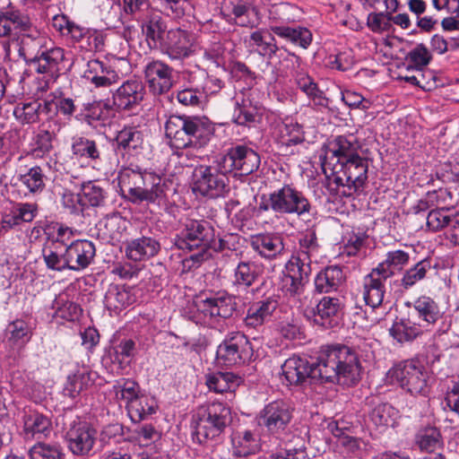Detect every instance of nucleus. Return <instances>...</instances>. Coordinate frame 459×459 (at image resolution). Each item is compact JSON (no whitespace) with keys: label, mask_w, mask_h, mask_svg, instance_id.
Instances as JSON below:
<instances>
[{"label":"nucleus","mask_w":459,"mask_h":459,"mask_svg":"<svg viewBox=\"0 0 459 459\" xmlns=\"http://www.w3.org/2000/svg\"><path fill=\"white\" fill-rule=\"evenodd\" d=\"M282 375L289 385H301L307 378L322 383L353 385L360 380L361 367L353 348L345 344H331L323 348L316 361L292 356L281 365Z\"/></svg>","instance_id":"f257e3e1"},{"label":"nucleus","mask_w":459,"mask_h":459,"mask_svg":"<svg viewBox=\"0 0 459 459\" xmlns=\"http://www.w3.org/2000/svg\"><path fill=\"white\" fill-rule=\"evenodd\" d=\"M214 229L204 220L187 219L179 234L173 239L174 246L181 250H197L184 260V266L189 269L198 267L204 261L212 257L209 247L213 241Z\"/></svg>","instance_id":"f03ea898"},{"label":"nucleus","mask_w":459,"mask_h":459,"mask_svg":"<svg viewBox=\"0 0 459 459\" xmlns=\"http://www.w3.org/2000/svg\"><path fill=\"white\" fill-rule=\"evenodd\" d=\"M118 184L133 204L155 203L164 195L162 178L153 172L125 168L119 172Z\"/></svg>","instance_id":"7ed1b4c3"},{"label":"nucleus","mask_w":459,"mask_h":459,"mask_svg":"<svg viewBox=\"0 0 459 459\" xmlns=\"http://www.w3.org/2000/svg\"><path fill=\"white\" fill-rule=\"evenodd\" d=\"M193 440L205 444L219 437L232 422L231 410L221 403H212L198 409L193 417Z\"/></svg>","instance_id":"20e7f679"},{"label":"nucleus","mask_w":459,"mask_h":459,"mask_svg":"<svg viewBox=\"0 0 459 459\" xmlns=\"http://www.w3.org/2000/svg\"><path fill=\"white\" fill-rule=\"evenodd\" d=\"M322 169L336 187L347 186L357 192L364 187L368 180V160L359 155L339 163L325 160L322 162Z\"/></svg>","instance_id":"39448f33"},{"label":"nucleus","mask_w":459,"mask_h":459,"mask_svg":"<svg viewBox=\"0 0 459 459\" xmlns=\"http://www.w3.org/2000/svg\"><path fill=\"white\" fill-rule=\"evenodd\" d=\"M392 383L399 385L411 395L427 396L429 394V374L417 359H407L395 364L387 373Z\"/></svg>","instance_id":"423d86ee"},{"label":"nucleus","mask_w":459,"mask_h":459,"mask_svg":"<svg viewBox=\"0 0 459 459\" xmlns=\"http://www.w3.org/2000/svg\"><path fill=\"white\" fill-rule=\"evenodd\" d=\"M220 167L218 158L211 166L196 167L193 174V191L203 196L217 198L229 192V179Z\"/></svg>","instance_id":"0eeeda50"},{"label":"nucleus","mask_w":459,"mask_h":459,"mask_svg":"<svg viewBox=\"0 0 459 459\" xmlns=\"http://www.w3.org/2000/svg\"><path fill=\"white\" fill-rule=\"evenodd\" d=\"M292 419V411L288 403L283 401H273L260 411L257 422L277 439H283L289 431Z\"/></svg>","instance_id":"6e6552de"},{"label":"nucleus","mask_w":459,"mask_h":459,"mask_svg":"<svg viewBox=\"0 0 459 459\" xmlns=\"http://www.w3.org/2000/svg\"><path fill=\"white\" fill-rule=\"evenodd\" d=\"M253 355L254 350L249 340L239 332L227 335L216 352L219 363L226 367L245 364L251 360Z\"/></svg>","instance_id":"1a4fd4ad"},{"label":"nucleus","mask_w":459,"mask_h":459,"mask_svg":"<svg viewBox=\"0 0 459 459\" xmlns=\"http://www.w3.org/2000/svg\"><path fill=\"white\" fill-rule=\"evenodd\" d=\"M271 201L273 212L276 213L302 216L311 210V204L303 193L287 184L271 193Z\"/></svg>","instance_id":"9d476101"},{"label":"nucleus","mask_w":459,"mask_h":459,"mask_svg":"<svg viewBox=\"0 0 459 459\" xmlns=\"http://www.w3.org/2000/svg\"><path fill=\"white\" fill-rule=\"evenodd\" d=\"M220 167L223 172L239 170L241 174L249 175L260 166V156L253 149L246 145H236L218 157Z\"/></svg>","instance_id":"9b49d317"},{"label":"nucleus","mask_w":459,"mask_h":459,"mask_svg":"<svg viewBox=\"0 0 459 459\" xmlns=\"http://www.w3.org/2000/svg\"><path fill=\"white\" fill-rule=\"evenodd\" d=\"M97 431L87 422H73L65 433L69 450L79 456L88 455L96 441Z\"/></svg>","instance_id":"f8f14e48"},{"label":"nucleus","mask_w":459,"mask_h":459,"mask_svg":"<svg viewBox=\"0 0 459 459\" xmlns=\"http://www.w3.org/2000/svg\"><path fill=\"white\" fill-rule=\"evenodd\" d=\"M20 56H23L26 64L33 68L39 74H47L48 79L47 82L51 81L56 82L60 74V64L65 59L64 49L60 48H54L49 50L42 51L39 55H36L31 58H27L22 49L19 50Z\"/></svg>","instance_id":"ddd939ff"},{"label":"nucleus","mask_w":459,"mask_h":459,"mask_svg":"<svg viewBox=\"0 0 459 459\" xmlns=\"http://www.w3.org/2000/svg\"><path fill=\"white\" fill-rule=\"evenodd\" d=\"M173 68L160 60L149 62L143 70L149 91L153 95L168 92L173 86Z\"/></svg>","instance_id":"4468645a"},{"label":"nucleus","mask_w":459,"mask_h":459,"mask_svg":"<svg viewBox=\"0 0 459 459\" xmlns=\"http://www.w3.org/2000/svg\"><path fill=\"white\" fill-rule=\"evenodd\" d=\"M146 94L143 82L130 79L123 82L113 94V104L117 109L132 110L139 106Z\"/></svg>","instance_id":"2eb2a0df"},{"label":"nucleus","mask_w":459,"mask_h":459,"mask_svg":"<svg viewBox=\"0 0 459 459\" xmlns=\"http://www.w3.org/2000/svg\"><path fill=\"white\" fill-rule=\"evenodd\" d=\"M328 149L331 155L326 153L324 157L320 156L321 163L325 160L339 163L354 159L360 155L361 144L353 134L338 135L329 143Z\"/></svg>","instance_id":"dca6fc26"},{"label":"nucleus","mask_w":459,"mask_h":459,"mask_svg":"<svg viewBox=\"0 0 459 459\" xmlns=\"http://www.w3.org/2000/svg\"><path fill=\"white\" fill-rule=\"evenodd\" d=\"M67 270L81 271L87 268L96 254L94 244L86 239L72 241L66 247Z\"/></svg>","instance_id":"f3484780"},{"label":"nucleus","mask_w":459,"mask_h":459,"mask_svg":"<svg viewBox=\"0 0 459 459\" xmlns=\"http://www.w3.org/2000/svg\"><path fill=\"white\" fill-rule=\"evenodd\" d=\"M194 116L172 115L165 124L166 137L177 149H186Z\"/></svg>","instance_id":"a211bd4d"},{"label":"nucleus","mask_w":459,"mask_h":459,"mask_svg":"<svg viewBox=\"0 0 459 459\" xmlns=\"http://www.w3.org/2000/svg\"><path fill=\"white\" fill-rule=\"evenodd\" d=\"M160 48L171 59L185 58L191 53L189 34L181 29L170 30L166 33Z\"/></svg>","instance_id":"6ab92c4d"},{"label":"nucleus","mask_w":459,"mask_h":459,"mask_svg":"<svg viewBox=\"0 0 459 459\" xmlns=\"http://www.w3.org/2000/svg\"><path fill=\"white\" fill-rule=\"evenodd\" d=\"M342 310V303L339 299L324 297L316 307L307 311L308 316L313 317L315 324L325 328H332L337 324L336 318Z\"/></svg>","instance_id":"aec40b11"},{"label":"nucleus","mask_w":459,"mask_h":459,"mask_svg":"<svg viewBox=\"0 0 459 459\" xmlns=\"http://www.w3.org/2000/svg\"><path fill=\"white\" fill-rule=\"evenodd\" d=\"M389 278L377 268L364 278L363 299L368 306L375 308L383 303L385 293V283Z\"/></svg>","instance_id":"412c9836"},{"label":"nucleus","mask_w":459,"mask_h":459,"mask_svg":"<svg viewBox=\"0 0 459 459\" xmlns=\"http://www.w3.org/2000/svg\"><path fill=\"white\" fill-rule=\"evenodd\" d=\"M23 429L22 433L25 439H30L37 437H48L52 432V420L48 415H45L38 411H25L22 417Z\"/></svg>","instance_id":"4be33fe9"},{"label":"nucleus","mask_w":459,"mask_h":459,"mask_svg":"<svg viewBox=\"0 0 459 459\" xmlns=\"http://www.w3.org/2000/svg\"><path fill=\"white\" fill-rule=\"evenodd\" d=\"M160 250V242L152 237L143 236L126 243V256L135 262L153 257Z\"/></svg>","instance_id":"5701e85b"},{"label":"nucleus","mask_w":459,"mask_h":459,"mask_svg":"<svg viewBox=\"0 0 459 459\" xmlns=\"http://www.w3.org/2000/svg\"><path fill=\"white\" fill-rule=\"evenodd\" d=\"M215 133V125L206 117L194 116L187 148L202 149L205 147Z\"/></svg>","instance_id":"b1692460"},{"label":"nucleus","mask_w":459,"mask_h":459,"mask_svg":"<svg viewBox=\"0 0 459 459\" xmlns=\"http://www.w3.org/2000/svg\"><path fill=\"white\" fill-rule=\"evenodd\" d=\"M278 307L275 296H269L263 300L253 303L247 309L244 322L247 326L255 328L262 325Z\"/></svg>","instance_id":"393cba45"},{"label":"nucleus","mask_w":459,"mask_h":459,"mask_svg":"<svg viewBox=\"0 0 459 459\" xmlns=\"http://www.w3.org/2000/svg\"><path fill=\"white\" fill-rule=\"evenodd\" d=\"M398 414V411L390 403H380L371 410L368 417L374 427L382 433L395 426Z\"/></svg>","instance_id":"a878e982"},{"label":"nucleus","mask_w":459,"mask_h":459,"mask_svg":"<svg viewBox=\"0 0 459 459\" xmlns=\"http://www.w3.org/2000/svg\"><path fill=\"white\" fill-rule=\"evenodd\" d=\"M224 5L230 9L235 17V23L242 27H255L257 20H253L250 15H257V10L248 0H225Z\"/></svg>","instance_id":"bb28decb"},{"label":"nucleus","mask_w":459,"mask_h":459,"mask_svg":"<svg viewBox=\"0 0 459 459\" xmlns=\"http://www.w3.org/2000/svg\"><path fill=\"white\" fill-rule=\"evenodd\" d=\"M344 281V275L341 267L328 266L317 273L315 279L316 290L319 293H328L337 289Z\"/></svg>","instance_id":"cd10ccee"},{"label":"nucleus","mask_w":459,"mask_h":459,"mask_svg":"<svg viewBox=\"0 0 459 459\" xmlns=\"http://www.w3.org/2000/svg\"><path fill=\"white\" fill-rule=\"evenodd\" d=\"M251 247L266 258H273L284 249L281 237L273 234L255 236L251 241Z\"/></svg>","instance_id":"c85d7f7f"},{"label":"nucleus","mask_w":459,"mask_h":459,"mask_svg":"<svg viewBox=\"0 0 459 459\" xmlns=\"http://www.w3.org/2000/svg\"><path fill=\"white\" fill-rule=\"evenodd\" d=\"M29 28V20L22 15L19 10H7L0 12V37L11 38L16 33L14 30H27Z\"/></svg>","instance_id":"c756f323"},{"label":"nucleus","mask_w":459,"mask_h":459,"mask_svg":"<svg viewBox=\"0 0 459 459\" xmlns=\"http://www.w3.org/2000/svg\"><path fill=\"white\" fill-rule=\"evenodd\" d=\"M44 243L61 248H65L73 240L74 230L63 224L51 223L43 229Z\"/></svg>","instance_id":"7c9ffc66"},{"label":"nucleus","mask_w":459,"mask_h":459,"mask_svg":"<svg viewBox=\"0 0 459 459\" xmlns=\"http://www.w3.org/2000/svg\"><path fill=\"white\" fill-rule=\"evenodd\" d=\"M72 152L78 157L98 162L102 160L103 145L86 137H78L72 144Z\"/></svg>","instance_id":"2f4dec72"},{"label":"nucleus","mask_w":459,"mask_h":459,"mask_svg":"<svg viewBox=\"0 0 459 459\" xmlns=\"http://www.w3.org/2000/svg\"><path fill=\"white\" fill-rule=\"evenodd\" d=\"M413 307L426 325L436 324L443 316L438 304L429 297L422 296L418 298Z\"/></svg>","instance_id":"473e14b6"},{"label":"nucleus","mask_w":459,"mask_h":459,"mask_svg":"<svg viewBox=\"0 0 459 459\" xmlns=\"http://www.w3.org/2000/svg\"><path fill=\"white\" fill-rule=\"evenodd\" d=\"M261 269L255 262L241 261L234 270L233 283L237 286L249 288L259 278Z\"/></svg>","instance_id":"72a5a7b5"},{"label":"nucleus","mask_w":459,"mask_h":459,"mask_svg":"<svg viewBox=\"0 0 459 459\" xmlns=\"http://www.w3.org/2000/svg\"><path fill=\"white\" fill-rule=\"evenodd\" d=\"M56 138L54 129L39 128L33 137V148L29 155L33 158H43L48 155L54 149L53 142Z\"/></svg>","instance_id":"f704fd0d"},{"label":"nucleus","mask_w":459,"mask_h":459,"mask_svg":"<svg viewBox=\"0 0 459 459\" xmlns=\"http://www.w3.org/2000/svg\"><path fill=\"white\" fill-rule=\"evenodd\" d=\"M415 442L420 449L429 454L443 446V438L439 429L433 426L420 428L415 436Z\"/></svg>","instance_id":"c9c22d12"},{"label":"nucleus","mask_w":459,"mask_h":459,"mask_svg":"<svg viewBox=\"0 0 459 459\" xmlns=\"http://www.w3.org/2000/svg\"><path fill=\"white\" fill-rule=\"evenodd\" d=\"M142 30L151 47L157 48L158 43L161 45L164 39L166 25L158 13H152L148 16L147 21L142 25Z\"/></svg>","instance_id":"e433bc0d"},{"label":"nucleus","mask_w":459,"mask_h":459,"mask_svg":"<svg viewBox=\"0 0 459 459\" xmlns=\"http://www.w3.org/2000/svg\"><path fill=\"white\" fill-rule=\"evenodd\" d=\"M106 191L95 181L82 185L78 201L82 206L99 207L105 204Z\"/></svg>","instance_id":"4c0bfd02"},{"label":"nucleus","mask_w":459,"mask_h":459,"mask_svg":"<svg viewBox=\"0 0 459 459\" xmlns=\"http://www.w3.org/2000/svg\"><path fill=\"white\" fill-rule=\"evenodd\" d=\"M390 334L399 342H411L422 333L421 325L410 318L395 321L389 330Z\"/></svg>","instance_id":"58836bf2"},{"label":"nucleus","mask_w":459,"mask_h":459,"mask_svg":"<svg viewBox=\"0 0 459 459\" xmlns=\"http://www.w3.org/2000/svg\"><path fill=\"white\" fill-rule=\"evenodd\" d=\"M272 31L277 36L286 39L292 43L307 48L312 41V33L303 27L291 28L288 26L272 27Z\"/></svg>","instance_id":"ea45409f"},{"label":"nucleus","mask_w":459,"mask_h":459,"mask_svg":"<svg viewBox=\"0 0 459 459\" xmlns=\"http://www.w3.org/2000/svg\"><path fill=\"white\" fill-rule=\"evenodd\" d=\"M41 254L48 269L57 272L67 270L65 248L43 243Z\"/></svg>","instance_id":"a19ab883"},{"label":"nucleus","mask_w":459,"mask_h":459,"mask_svg":"<svg viewBox=\"0 0 459 459\" xmlns=\"http://www.w3.org/2000/svg\"><path fill=\"white\" fill-rule=\"evenodd\" d=\"M250 40L253 42L252 46L257 48L256 50L259 55L267 56L270 61H272L280 51L274 38L268 32L255 30L251 33Z\"/></svg>","instance_id":"79ce46f5"},{"label":"nucleus","mask_w":459,"mask_h":459,"mask_svg":"<svg viewBox=\"0 0 459 459\" xmlns=\"http://www.w3.org/2000/svg\"><path fill=\"white\" fill-rule=\"evenodd\" d=\"M19 181L30 194L37 195L46 187V176L39 166L30 168L26 173L19 175Z\"/></svg>","instance_id":"37998d69"},{"label":"nucleus","mask_w":459,"mask_h":459,"mask_svg":"<svg viewBox=\"0 0 459 459\" xmlns=\"http://www.w3.org/2000/svg\"><path fill=\"white\" fill-rule=\"evenodd\" d=\"M92 382L91 373L86 368L80 369L74 375L68 376L67 382L64 388L65 394L70 397H75L84 388L91 385Z\"/></svg>","instance_id":"c03bdc74"},{"label":"nucleus","mask_w":459,"mask_h":459,"mask_svg":"<svg viewBox=\"0 0 459 459\" xmlns=\"http://www.w3.org/2000/svg\"><path fill=\"white\" fill-rule=\"evenodd\" d=\"M30 459H64L63 448L56 443L38 442L30 450Z\"/></svg>","instance_id":"a18cd8bd"},{"label":"nucleus","mask_w":459,"mask_h":459,"mask_svg":"<svg viewBox=\"0 0 459 459\" xmlns=\"http://www.w3.org/2000/svg\"><path fill=\"white\" fill-rule=\"evenodd\" d=\"M430 269V259H422L421 261L418 262L413 267L405 271L401 281V285L405 290L411 288L416 282L423 280L426 277L427 273Z\"/></svg>","instance_id":"49530a36"},{"label":"nucleus","mask_w":459,"mask_h":459,"mask_svg":"<svg viewBox=\"0 0 459 459\" xmlns=\"http://www.w3.org/2000/svg\"><path fill=\"white\" fill-rule=\"evenodd\" d=\"M285 273L295 276L304 283H307L311 274V261L300 256H292L286 264Z\"/></svg>","instance_id":"de8ad7c7"},{"label":"nucleus","mask_w":459,"mask_h":459,"mask_svg":"<svg viewBox=\"0 0 459 459\" xmlns=\"http://www.w3.org/2000/svg\"><path fill=\"white\" fill-rule=\"evenodd\" d=\"M408 262V253L403 250H394L388 252L386 254L385 260L380 263L376 268L384 274H385V276L391 278L394 275L392 268L402 269V267L405 265Z\"/></svg>","instance_id":"09e8293b"},{"label":"nucleus","mask_w":459,"mask_h":459,"mask_svg":"<svg viewBox=\"0 0 459 459\" xmlns=\"http://www.w3.org/2000/svg\"><path fill=\"white\" fill-rule=\"evenodd\" d=\"M236 452L238 456H247L259 450L260 445L250 430L244 431L233 439Z\"/></svg>","instance_id":"8fccbe9b"},{"label":"nucleus","mask_w":459,"mask_h":459,"mask_svg":"<svg viewBox=\"0 0 459 459\" xmlns=\"http://www.w3.org/2000/svg\"><path fill=\"white\" fill-rule=\"evenodd\" d=\"M281 143L287 147L302 143L305 141L302 126L298 123L290 121L284 122L280 129Z\"/></svg>","instance_id":"3c124183"},{"label":"nucleus","mask_w":459,"mask_h":459,"mask_svg":"<svg viewBox=\"0 0 459 459\" xmlns=\"http://www.w3.org/2000/svg\"><path fill=\"white\" fill-rule=\"evenodd\" d=\"M31 336L30 327L23 320L11 322L5 329V337L13 344L25 343Z\"/></svg>","instance_id":"603ef678"},{"label":"nucleus","mask_w":459,"mask_h":459,"mask_svg":"<svg viewBox=\"0 0 459 459\" xmlns=\"http://www.w3.org/2000/svg\"><path fill=\"white\" fill-rule=\"evenodd\" d=\"M116 141L119 148L136 150L143 142L142 133L135 127H126L117 134Z\"/></svg>","instance_id":"864d4df0"},{"label":"nucleus","mask_w":459,"mask_h":459,"mask_svg":"<svg viewBox=\"0 0 459 459\" xmlns=\"http://www.w3.org/2000/svg\"><path fill=\"white\" fill-rule=\"evenodd\" d=\"M48 105L49 103L45 102L42 106L37 100L25 103L22 108H16L14 109V115L22 124H33L39 121V112L48 109Z\"/></svg>","instance_id":"5fc2aeb1"},{"label":"nucleus","mask_w":459,"mask_h":459,"mask_svg":"<svg viewBox=\"0 0 459 459\" xmlns=\"http://www.w3.org/2000/svg\"><path fill=\"white\" fill-rule=\"evenodd\" d=\"M454 213L450 212L449 209L437 208L431 210L426 216V224L429 230L439 231L441 230H446L448 223L450 222L451 216Z\"/></svg>","instance_id":"6e6d98bb"},{"label":"nucleus","mask_w":459,"mask_h":459,"mask_svg":"<svg viewBox=\"0 0 459 459\" xmlns=\"http://www.w3.org/2000/svg\"><path fill=\"white\" fill-rule=\"evenodd\" d=\"M102 21L108 28H119L125 23L123 8L119 2H112L103 6Z\"/></svg>","instance_id":"4d7b16f0"},{"label":"nucleus","mask_w":459,"mask_h":459,"mask_svg":"<svg viewBox=\"0 0 459 459\" xmlns=\"http://www.w3.org/2000/svg\"><path fill=\"white\" fill-rule=\"evenodd\" d=\"M431 59V54L423 43L418 44L406 56V60L418 71H422V68L428 65Z\"/></svg>","instance_id":"13d9d810"},{"label":"nucleus","mask_w":459,"mask_h":459,"mask_svg":"<svg viewBox=\"0 0 459 459\" xmlns=\"http://www.w3.org/2000/svg\"><path fill=\"white\" fill-rule=\"evenodd\" d=\"M227 294H216L214 296L201 299L196 303L197 309L206 316L217 317L219 309L224 302Z\"/></svg>","instance_id":"bf43d9fd"},{"label":"nucleus","mask_w":459,"mask_h":459,"mask_svg":"<svg viewBox=\"0 0 459 459\" xmlns=\"http://www.w3.org/2000/svg\"><path fill=\"white\" fill-rule=\"evenodd\" d=\"M317 237L314 230H307L303 237L299 239V251L296 256L306 258L311 261V254L318 250Z\"/></svg>","instance_id":"052dcab7"},{"label":"nucleus","mask_w":459,"mask_h":459,"mask_svg":"<svg viewBox=\"0 0 459 459\" xmlns=\"http://www.w3.org/2000/svg\"><path fill=\"white\" fill-rule=\"evenodd\" d=\"M404 81L417 85L426 91H430L437 87V77L430 71L422 72L419 71V75H406L403 77Z\"/></svg>","instance_id":"680f3d73"},{"label":"nucleus","mask_w":459,"mask_h":459,"mask_svg":"<svg viewBox=\"0 0 459 459\" xmlns=\"http://www.w3.org/2000/svg\"><path fill=\"white\" fill-rule=\"evenodd\" d=\"M106 301L115 308L123 307L131 303L129 292L124 287L118 285L109 288L106 294Z\"/></svg>","instance_id":"e2e57ef3"},{"label":"nucleus","mask_w":459,"mask_h":459,"mask_svg":"<svg viewBox=\"0 0 459 459\" xmlns=\"http://www.w3.org/2000/svg\"><path fill=\"white\" fill-rule=\"evenodd\" d=\"M367 24L374 32L389 31L392 29L391 13H370Z\"/></svg>","instance_id":"0e129e2a"},{"label":"nucleus","mask_w":459,"mask_h":459,"mask_svg":"<svg viewBox=\"0 0 459 459\" xmlns=\"http://www.w3.org/2000/svg\"><path fill=\"white\" fill-rule=\"evenodd\" d=\"M138 385L127 380L122 386H119L116 391L117 398L126 400L130 403V409H134L137 405H141V400L138 399Z\"/></svg>","instance_id":"69168bd1"},{"label":"nucleus","mask_w":459,"mask_h":459,"mask_svg":"<svg viewBox=\"0 0 459 459\" xmlns=\"http://www.w3.org/2000/svg\"><path fill=\"white\" fill-rule=\"evenodd\" d=\"M257 117L258 112L255 107L237 104L233 114V122L239 126H247L255 122Z\"/></svg>","instance_id":"338daca9"},{"label":"nucleus","mask_w":459,"mask_h":459,"mask_svg":"<svg viewBox=\"0 0 459 459\" xmlns=\"http://www.w3.org/2000/svg\"><path fill=\"white\" fill-rule=\"evenodd\" d=\"M13 210L21 220V222H31L39 212V204L37 203H18L13 206Z\"/></svg>","instance_id":"774afa93"}]
</instances>
